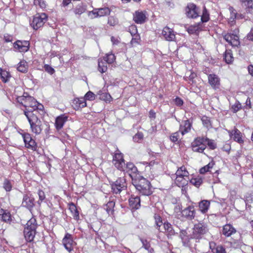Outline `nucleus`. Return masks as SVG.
<instances>
[{
	"instance_id": "24",
	"label": "nucleus",
	"mask_w": 253,
	"mask_h": 253,
	"mask_svg": "<svg viewBox=\"0 0 253 253\" xmlns=\"http://www.w3.org/2000/svg\"><path fill=\"white\" fill-rule=\"evenodd\" d=\"M68 117L65 115H62L57 117L55 120V126L57 130L61 129L65 122L67 121Z\"/></svg>"
},
{
	"instance_id": "34",
	"label": "nucleus",
	"mask_w": 253,
	"mask_h": 253,
	"mask_svg": "<svg viewBox=\"0 0 253 253\" xmlns=\"http://www.w3.org/2000/svg\"><path fill=\"white\" fill-rule=\"evenodd\" d=\"M69 210L71 211L72 216L74 217V218L78 220L79 218V213L78 211L77 210V207H76L75 205L73 203H71L69 204Z\"/></svg>"
},
{
	"instance_id": "26",
	"label": "nucleus",
	"mask_w": 253,
	"mask_h": 253,
	"mask_svg": "<svg viewBox=\"0 0 253 253\" xmlns=\"http://www.w3.org/2000/svg\"><path fill=\"white\" fill-rule=\"evenodd\" d=\"M0 216L3 221L6 223H10L11 220V215L9 211L2 209H0Z\"/></svg>"
},
{
	"instance_id": "44",
	"label": "nucleus",
	"mask_w": 253,
	"mask_h": 253,
	"mask_svg": "<svg viewBox=\"0 0 253 253\" xmlns=\"http://www.w3.org/2000/svg\"><path fill=\"white\" fill-rule=\"evenodd\" d=\"M241 109H243L241 104L239 101H236L234 105L232 106V109L234 113H236Z\"/></svg>"
},
{
	"instance_id": "54",
	"label": "nucleus",
	"mask_w": 253,
	"mask_h": 253,
	"mask_svg": "<svg viewBox=\"0 0 253 253\" xmlns=\"http://www.w3.org/2000/svg\"><path fill=\"white\" fill-rule=\"evenodd\" d=\"M246 10L247 12H250V10L253 9V0H249L245 3Z\"/></svg>"
},
{
	"instance_id": "62",
	"label": "nucleus",
	"mask_w": 253,
	"mask_h": 253,
	"mask_svg": "<svg viewBox=\"0 0 253 253\" xmlns=\"http://www.w3.org/2000/svg\"><path fill=\"white\" fill-rule=\"evenodd\" d=\"M44 69L46 72L50 75L53 74L55 72L54 69L52 67L47 64L44 65Z\"/></svg>"
},
{
	"instance_id": "41",
	"label": "nucleus",
	"mask_w": 253,
	"mask_h": 253,
	"mask_svg": "<svg viewBox=\"0 0 253 253\" xmlns=\"http://www.w3.org/2000/svg\"><path fill=\"white\" fill-rule=\"evenodd\" d=\"M210 247L213 253H221V246L215 247V244L214 243H211Z\"/></svg>"
},
{
	"instance_id": "36",
	"label": "nucleus",
	"mask_w": 253,
	"mask_h": 253,
	"mask_svg": "<svg viewBox=\"0 0 253 253\" xmlns=\"http://www.w3.org/2000/svg\"><path fill=\"white\" fill-rule=\"evenodd\" d=\"M189 180L190 182L192 185L195 186L197 187H199L203 183V178L200 176L192 178L190 180L189 179Z\"/></svg>"
},
{
	"instance_id": "11",
	"label": "nucleus",
	"mask_w": 253,
	"mask_h": 253,
	"mask_svg": "<svg viewBox=\"0 0 253 253\" xmlns=\"http://www.w3.org/2000/svg\"><path fill=\"white\" fill-rule=\"evenodd\" d=\"M22 136L25 143V147L33 151L36 150L37 148V144L29 133H22Z\"/></svg>"
},
{
	"instance_id": "1",
	"label": "nucleus",
	"mask_w": 253,
	"mask_h": 253,
	"mask_svg": "<svg viewBox=\"0 0 253 253\" xmlns=\"http://www.w3.org/2000/svg\"><path fill=\"white\" fill-rule=\"evenodd\" d=\"M113 163L115 167L119 170L127 173L132 178H135L137 176L136 174L138 171L137 168L131 162L125 164L122 153H116L113 159Z\"/></svg>"
},
{
	"instance_id": "37",
	"label": "nucleus",
	"mask_w": 253,
	"mask_h": 253,
	"mask_svg": "<svg viewBox=\"0 0 253 253\" xmlns=\"http://www.w3.org/2000/svg\"><path fill=\"white\" fill-rule=\"evenodd\" d=\"M201 121L205 127L209 129L211 127V121L209 118L207 116H203L201 118Z\"/></svg>"
},
{
	"instance_id": "12",
	"label": "nucleus",
	"mask_w": 253,
	"mask_h": 253,
	"mask_svg": "<svg viewBox=\"0 0 253 253\" xmlns=\"http://www.w3.org/2000/svg\"><path fill=\"white\" fill-rule=\"evenodd\" d=\"M62 242L64 248L69 252L73 250V247L76 245V243L73 241L72 235L68 233L65 234Z\"/></svg>"
},
{
	"instance_id": "43",
	"label": "nucleus",
	"mask_w": 253,
	"mask_h": 253,
	"mask_svg": "<svg viewBox=\"0 0 253 253\" xmlns=\"http://www.w3.org/2000/svg\"><path fill=\"white\" fill-rule=\"evenodd\" d=\"M10 77V75L9 73L5 70H4L3 73L0 75V78L1 80L4 83L8 82Z\"/></svg>"
},
{
	"instance_id": "30",
	"label": "nucleus",
	"mask_w": 253,
	"mask_h": 253,
	"mask_svg": "<svg viewBox=\"0 0 253 253\" xmlns=\"http://www.w3.org/2000/svg\"><path fill=\"white\" fill-rule=\"evenodd\" d=\"M210 203L208 200H203L199 202V208L202 213H206L210 207Z\"/></svg>"
},
{
	"instance_id": "57",
	"label": "nucleus",
	"mask_w": 253,
	"mask_h": 253,
	"mask_svg": "<svg viewBox=\"0 0 253 253\" xmlns=\"http://www.w3.org/2000/svg\"><path fill=\"white\" fill-rule=\"evenodd\" d=\"M143 138V134L142 132L137 133L133 137V141L135 142H139Z\"/></svg>"
},
{
	"instance_id": "49",
	"label": "nucleus",
	"mask_w": 253,
	"mask_h": 253,
	"mask_svg": "<svg viewBox=\"0 0 253 253\" xmlns=\"http://www.w3.org/2000/svg\"><path fill=\"white\" fill-rule=\"evenodd\" d=\"M27 96L28 94L27 93H24L22 96H18L17 97V101L24 106V104L25 103V102H26V99H27Z\"/></svg>"
},
{
	"instance_id": "28",
	"label": "nucleus",
	"mask_w": 253,
	"mask_h": 253,
	"mask_svg": "<svg viewBox=\"0 0 253 253\" xmlns=\"http://www.w3.org/2000/svg\"><path fill=\"white\" fill-rule=\"evenodd\" d=\"M36 234V231L29 230L27 229H24V235L26 240L28 242H32L33 241L35 235Z\"/></svg>"
},
{
	"instance_id": "5",
	"label": "nucleus",
	"mask_w": 253,
	"mask_h": 253,
	"mask_svg": "<svg viewBox=\"0 0 253 253\" xmlns=\"http://www.w3.org/2000/svg\"><path fill=\"white\" fill-rule=\"evenodd\" d=\"M239 33V29L236 28L233 31H231L225 34L223 36V38L232 46L238 47L240 45Z\"/></svg>"
},
{
	"instance_id": "23",
	"label": "nucleus",
	"mask_w": 253,
	"mask_h": 253,
	"mask_svg": "<svg viewBox=\"0 0 253 253\" xmlns=\"http://www.w3.org/2000/svg\"><path fill=\"white\" fill-rule=\"evenodd\" d=\"M163 227L164 231L162 230L161 231L165 232L169 238L175 234L174 229L173 228L172 225L169 222H165L163 225Z\"/></svg>"
},
{
	"instance_id": "46",
	"label": "nucleus",
	"mask_w": 253,
	"mask_h": 253,
	"mask_svg": "<svg viewBox=\"0 0 253 253\" xmlns=\"http://www.w3.org/2000/svg\"><path fill=\"white\" fill-rule=\"evenodd\" d=\"M119 23L118 19L114 16H110L108 18V23L110 26H114L117 25Z\"/></svg>"
},
{
	"instance_id": "56",
	"label": "nucleus",
	"mask_w": 253,
	"mask_h": 253,
	"mask_svg": "<svg viewBox=\"0 0 253 253\" xmlns=\"http://www.w3.org/2000/svg\"><path fill=\"white\" fill-rule=\"evenodd\" d=\"M205 143H207L208 146L211 149H214L215 148L216 145L213 140H210L209 138H205Z\"/></svg>"
},
{
	"instance_id": "3",
	"label": "nucleus",
	"mask_w": 253,
	"mask_h": 253,
	"mask_svg": "<svg viewBox=\"0 0 253 253\" xmlns=\"http://www.w3.org/2000/svg\"><path fill=\"white\" fill-rule=\"evenodd\" d=\"M24 114L30 125L32 131L36 134H40L42 130V124L41 121L37 117V113L28 110L24 111Z\"/></svg>"
},
{
	"instance_id": "39",
	"label": "nucleus",
	"mask_w": 253,
	"mask_h": 253,
	"mask_svg": "<svg viewBox=\"0 0 253 253\" xmlns=\"http://www.w3.org/2000/svg\"><path fill=\"white\" fill-rule=\"evenodd\" d=\"M182 136L180 133V131L175 132L173 133L170 136V139L171 141L173 142H176L178 141L179 139H180V136Z\"/></svg>"
},
{
	"instance_id": "2",
	"label": "nucleus",
	"mask_w": 253,
	"mask_h": 253,
	"mask_svg": "<svg viewBox=\"0 0 253 253\" xmlns=\"http://www.w3.org/2000/svg\"><path fill=\"white\" fill-rule=\"evenodd\" d=\"M132 178V184L136 189L143 195L149 196L152 193L150 183L146 178L140 175Z\"/></svg>"
},
{
	"instance_id": "38",
	"label": "nucleus",
	"mask_w": 253,
	"mask_h": 253,
	"mask_svg": "<svg viewBox=\"0 0 253 253\" xmlns=\"http://www.w3.org/2000/svg\"><path fill=\"white\" fill-rule=\"evenodd\" d=\"M154 218L155 220V224L157 226L156 228L158 229L159 230L162 231V229L160 228V227L163 224L161 216L159 215L155 214L154 216Z\"/></svg>"
},
{
	"instance_id": "33",
	"label": "nucleus",
	"mask_w": 253,
	"mask_h": 253,
	"mask_svg": "<svg viewBox=\"0 0 253 253\" xmlns=\"http://www.w3.org/2000/svg\"><path fill=\"white\" fill-rule=\"evenodd\" d=\"M28 63L25 60L21 61L17 65V69L20 72L26 73L28 71Z\"/></svg>"
},
{
	"instance_id": "17",
	"label": "nucleus",
	"mask_w": 253,
	"mask_h": 253,
	"mask_svg": "<svg viewBox=\"0 0 253 253\" xmlns=\"http://www.w3.org/2000/svg\"><path fill=\"white\" fill-rule=\"evenodd\" d=\"M183 216L189 220L194 218L196 214V211L193 206H189L181 211Z\"/></svg>"
},
{
	"instance_id": "31",
	"label": "nucleus",
	"mask_w": 253,
	"mask_h": 253,
	"mask_svg": "<svg viewBox=\"0 0 253 253\" xmlns=\"http://www.w3.org/2000/svg\"><path fill=\"white\" fill-rule=\"evenodd\" d=\"M210 84L214 88L218 87L219 85V79L215 75H210L209 76Z\"/></svg>"
},
{
	"instance_id": "42",
	"label": "nucleus",
	"mask_w": 253,
	"mask_h": 253,
	"mask_svg": "<svg viewBox=\"0 0 253 253\" xmlns=\"http://www.w3.org/2000/svg\"><path fill=\"white\" fill-rule=\"evenodd\" d=\"M85 9L84 6L79 5L74 9V12L76 14L81 15L85 11Z\"/></svg>"
},
{
	"instance_id": "52",
	"label": "nucleus",
	"mask_w": 253,
	"mask_h": 253,
	"mask_svg": "<svg viewBox=\"0 0 253 253\" xmlns=\"http://www.w3.org/2000/svg\"><path fill=\"white\" fill-rule=\"evenodd\" d=\"M212 166L213 164L211 163H209L207 165L205 166L200 169V173L201 174H204L206 172L209 171V169L212 167Z\"/></svg>"
},
{
	"instance_id": "50",
	"label": "nucleus",
	"mask_w": 253,
	"mask_h": 253,
	"mask_svg": "<svg viewBox=\"0 0 253 253\" xmlns=\"http://www.w3.org/2000/svg\"><path fill=\"white\" fill-rule=\"evenodd\" d=\"M205 145H201L199 146H193L192 150L194 152L202 153L205 149Z\"/></svg>"
},
{
	"instance_id": "15",
	"label": "nucleus",
	"mask_w": 253,
	"mask_h": 253,
	"mask_svg": "<svg viewBox=\"0 0 253 253\" xmlns=\"http://www.w3.org/2000/svg\"><path fill=\"white\" fill-rule=\"evenodd\" d=\"M34 201V198L31 195L25 194L23 198L22 206L31 211L35 205Z\"/></svg>"
},
{
	"instance_id": "51",
	"label": "nucleus",
	"mask_w": 253,
	"mask_h": 253,
	"mask_svg": "<svg viewBox=\"0 0 253 253\" xmlns=\"http://www.w3.org/2000/svg\"><path fill=\"white\" fill-rule=\"evenodd\" d=\"M39 196V200L38 201V204L39 205H41V203L44 200L45 198V194L44 192L42 190H39L38 193Z\"/></svg>"
},
{
	"instance_id": "63",
	"label": "nucleus",
	"mask_w": 253,
	"mask_h": 253,
	"mask_svg": "<svg viewBox=\"0 0 253 253\" xmlns=\"http://www.w3.org/2000/svg\"><path fill=\"white\" fill-rule=\"evenodd\" d=\"M129 31L132 36L137 35V30L136 27L134 25H131L129 27Z\"/></svg>"
},
{
	"instance_id": "10",
	"label": "nucleus",
	"mask_w": 253,
	"mask_h": 253,
	"mask_svg": "<svg viewBox=\"0 0 253 253\" xmlns=\"http://www.w3.org/2000/svg\"><path fill=\"white\" fill-rule=\"evenodd\" d=\"M231 138L239 144L242 145L244 143V135L238 128L234 127V128L228 131Z\"/></svg>"
},
{
	"instance_id": "9",
	"label": "nucleus",
	"mask_w": 253,
	"mask_h": 253,
	"mask_svg": "<svg viewBox=\"0 0 253 253\" xmlns=\"http://www.w3.org/2000/svg\"><path fill=\"white\" fill-rule=\"evenodd\" d=\"M111 187L114 193H120L122 191L125 190L126 187L125 178L123 177L118 178L111 184Z\"/></svg>"
},
{
	"instance_id": "14",
	"label": "nucleus",
	"mask_w": 253,
	"mask_h": 253,
	"mask_svg": "<svg viewBox=\"0 0 253 253\" xmlns=\"http://www.w3.org/2000/svg\"><path fill=\"white\" fill-rule=\"evenodd\" d=\"M147 19V12L145 11L137 10L133 14V20L137 23L141 24Z\"/></svg>"
},
{
	"instance_id": "29",
	"label": "nucleus",
	"mask_w": 253,
	"mask_h": 253,
	"mask_svg": "<svg viewBox=\"0 0 253 253\" xmlns=\"http://www.w3.org/2000/svg\"><path fill=\"white\" fill-rule=\"evenodd\" d=\"M37 226L38 225L36 219L35 218L32 217L27 221L25 229H27L31 231L32 230L36 231Z\"/></svg>"
},
{
	"instance_id": "20",
	"label": "nucleus",
	"mask_w": 253,
	"mask_h": 253,
	"mask_svg": "<svg viewBox=\"0 0 253 253\" xmlns=\"http://www.w3.org/2000/svg\"><path fill=\"white\" fill-rule=\"evenodd\" d=\"M86 106L85 99L83 97L76 98L72 102V106L76 110H78Z\"/></svg>"
},
{
	"instance_id": "60",
	"label": "nucleus",
	"mask_w": 253,
	"mask_h": 253,
	"mask_svg": "<svg viewBox=\"0 0 253 253\" xmlns=\"http://www.w3.org/2000/svg\"><path fill=\"white\" fill-rule=\"evenodd\" d=\"M141 241L144 248L148 251H150L151 248L150 247V244L147 242V241L143 239H141Z\"/></svg>"
},
{
	"instance_id": "61",
	"label": "nucleus",
	"mask_w": 253,
	"mask_h": 253,
	"mask_svg": "<svg viewBox=\"0 0 253 253\" xmlns=\"http://www.w3.org/2000/svg\"><path fill=\"white\" fill-rule=\"evenodd\" d=\"M100 98L102 100H105V101L110 102L111 100V96L109 94L107 93H103L101 94Z\"/></svg>"
},
{
	"instance_id": "32",
	"label": "nucleus",
	"mask_w": 253,
	"mask_h": 253,
	"mask_svg": "<svg viewBox=\"0 0 253 253\" xmlns=\"http://www.w3.org/2000/svg\"><path fill=\"white\" fill-rule=\"evenodd\" d=\"M189 172L184 166L179 168L175 173V176H179L183 177H189Z\"/></svg>"
},
{
	"instance_id": "19",
	"label": "nucleus",
	"mask_w": 253,
	"mask_h": 253,
	"mask_svg": "<svg viewBox=\"0 0 253 253\" xmlns=\"http://www.w3.org/2000/svg\"><path fill=\"white\" fill-rule=\"evenodd\" d=\"M162 34L167 41H172L175 39V36L173 30L168 27L164 28Z\"/></svg>"
},
{
	"instance_id": "58",
	"label": "nucleus",
	"mask_w": 253,
	"mask_h": 253,
	"mask_svg": "<svg viewBox=\"0 0 253 253\" xmlns=\"http://www.w3.org/2000/svg\"><path fill=\"white\" fill-rule=\"evenodd\" d=\"M3 188L6 191H10L11 189L12 186L9 181L5 179L3 182Z\"/></svg>"
},
{
	"instance_id": "4",
	"label": "nucleus",
	"mask_w": 253,
	"mask_h": 253,
	"mask_svg": "<svg viewBox=\"0 0 253 253\" xmlns=\"http://www.w3.org/2000/svg\"><path fill=\"white\" fill-rule=\"evenodd\" d=\"M25 103L24 107L26 108H28L25 111L31 110L35 113H38L39 110L43 112V105L39 103L34 97L28 95Z\"/></svg>"
},
{
	"instance_id": "25",
	"label": "nucleus",
	"mask_w": 253,
	"mask_h": 253,
	"mask_svg": "<svg viewBox=\"0 0 253 253\" xmlns=\"http://www.w3.org/2000/svg\"><path fill=\"white\" fill-rule=\"evenodd\" d=\"M236 232V229L230 224L225 225L222 227V234L226 237H229Z\"/></svg>"
},
{
	"instance_id": "48",
	"label": "nucleus",
	"mask_w": 253,
	"mask_h": 253,
	"mask_svg": "<svg viewBox=\"0 0 253 253\" xmlns=\"http://www.w3.org/2000/svg\"><path fill=\"white\" fill-rule=\"evenodd\" d=\"M209 19V14L205 7L203 11V14L201 16V20L203 22H206Z\"/></svg>"
},
{
	"instance_id": "59",
	"label": "nucleus",
	"mask_w": 253,
	"mask_h": 253,
	"mask_svg": "<svg viewBox=\"0 0 253 253\" xmlns=\"http://www.w3.org/2000/svg\"><path fill=\"white\" fill-rule=\"evenodd\" d=\"M132 37H133V38H132V39L131 40L130 44L132 45H134L136 44H138L139 42L140 39V36L138 35H136V36H133Z\"/></svg>"
},
{
	"instance_id": "53",
	"label": "nucleus",
	"mask_w": 253,
	"mask_h": 253,
	"mask_svg": "<svg viewBox=\"0 0 253 253\" xmlns=\"http://www.w3.org/2000/svg\"><path fill=\"white\" fill-rule=\"evenodd\" d=\"M204 142H205V139L204 138H196L194 141L192 143L193 146H199L201 145H205L203 144Z\"/></svg>"
},
{
	"instance_id": "35",
	"label": "nucleus",
	"mask_w": 253,
	"mask_h": 253,
	"mask_svg": "<svg viewBox=\"0 0 253 253\" xmlns=\"http://www.w3.org/2000/svg\"><path fill=\"white\" fill-rule=\"evenodd\" d=\"M224 59L227 64H230L233 61V57L231 50H226L224 52Z\"/></svg>"
},
{
	"instance_id": "13",
	"label": "nucleus",
	"mask_w": 253,
	"mask_h": 253,
	"mask_svg": "<svg viewBox=\"0 0 253 253\" xmlns=\"http://www.w3.org/2000/svg\"><path fill=\"white\" fill-rule=\"evenodd\" d=\"M30 43L27 41H17L13 43L15 51L19 52H26L29 49Z\"/></svg>"
},
{
	"instance_id": "64",
	"label": "nucleus",
	"mask_w": 253,
	"mask_h": 253,
	"mask_svg": "<svg viewBox=\"0 0 253 253\" xmlns=\"http://www.w3.org/2000/svg\"><path fill=\"white\" fill-rule=\"evenodd\" d=\"M229 10L230 12V17L237 19L238 17L237 13L236 12V11L233 8V7H230L229 8Z\"/></svg>"
},
{
	"instance_id": "16",
	"label": "nucleus",
	"mask_w": 253,
	"mask_h": 253,
	"mask_svg": "<svg viewBox=\"0 0 253 253\" xmlns=\"http://www.w3.org/2000/svg\"><path fill=\"white\" fill-rule=\"evenodd\" d=\"M198 8L195 4L189 3L186 8V14L188 17L195 18L199 16Z\"/></svg>"
},
{
	"instance_id": "55",
	"label": "nucleus",
	"mask_w": 253,
	"mask_h": 253,
	"mask_svg": "<svg viewBox=\"0 0 253 253\" xmlns=\"http://www.w3.org/2000/svg\"><path fill=\"white\" fill-rule=\"evenodd\" d=\"M252 108L251 98L248 97L246 100L245 105L243 107L244 110H249Z\"/></svg>"
},
{
	"instance_id": "47",
	"label": "nucleus",
	"mask_w": 253,
	"mask_h": 253,
	"mask_svg": "<svg viewBox=\"0 0 253 253\" xmlns=\"http://www.w3.org/2000/svg\"><path fill=\"white\" fill-rule=\"evenodd\" d=\"M34 4L36 5H39L41 8H45L46 3L45 0H34Z\"/></svg>"
},
{
	"instance_id": "45",
	"label": "nucleus",
	"mask_w": 253,
	"mask_h": 253,
	"mask_svg": "<svg viewBox=\"0 0 253 253\" xmlns=\"http://www.w3.org/2000/svg\"><path fill=\"white\" fill-rule=\"evenodd\" d=\"M85 101L86 100L92 101L95 99V95L91 91H88L84 95V97Z\"/></svg>"
},
{
	"instance_id": "22",
	"label": "nucleus",
	"mask_w": 253,
	"mask_h": 253,
	"mask_svg": "<svg viewBox=\"0 0 253 253\" xmlns=\"http://www.w3.org/2000/svg\"><path fill=\"white\" fill-rule=\"evenodd\" d=\"M129 205L132 209H139L140 207V197L137 196L131 195L129 199Z\"/></svg>"
},
{
	"instance_id": "7",
	"label": "nucleus",
	"mask_w": 253,
	"mask_h": 253,
	"mask_svg": "<svg viewBox=\"0 0 253 253\" xmlns=\"http://www.w3.org/2000/svg\"><path fill=\"white\" fill-rule=\"evenodd\" d=\"M207 231V226L204 223L199 222L194 225L191 237L195 239H201Z\"/></svg>"
},
{
	"instance_id": "40",
	"label": "nucleus",
	"mask_w": 253,
	"mask_h": 253,
	"mask_svg": "<svg viewBox=\"0 0 253 253\" xmlns=\"http://www.w3.org/2000/svg\"><path fill=\"white\" fill-rule=\"evenodd\" d=\"M115 206V202L113 201H109L107 204L105 205L104 209L106 210L107 213L110 214V213H112L113 211V209Z\"/></svg>"
},
{
	"instance_id": "27",
	"label": "nucleus",
	"mask_w": 253,
	"mask_h": 253,
	"mask_svg": "<svg viewBox=\"0 0 253 253\" xmlns=\"http://www.w3.org/2000/svg\"><path fill=\"white\" fill-rule=\"evenodd\" d=\"M189 180V177H183L179 176H176L175 183L178 187H183L188 184Z\"/></svg>"
},
{
	"instance_id": "18",
	"label": "nucleus",
	"mask_w": 253,
	"mask_h": 253,
	"mask_svg": "<svg viewBox=\"0 0 253 253\" xmlns=\"http://www.w3.org/2000/svg\"><path fill=\"white\" fill-rule=\"evenodd\" d=\"M110 12L111 11L108 7H105L103 8L95 9L91 12L90 11L89 12V15L90 16L91 14H92L94 15V17L98 16L101 17L109 14Z\"/></svg>"
},
{
	"instance_id": "8",
	"label": "nucleus",
	"mask_w": 253,
	"mask_h": 253,
	"mask_svg": "<svg viewBox=\"0 0 253 253\" xmlns=\"http://www.w3.org/2000/svg\"><path fill=\"white\" fill-rule=\"evenodd\" d=\"M47 16L44 13H37L33 18V21L31 24L34 29L37 30L42 27L46 21Z\"/></svg>"
},
{
	"instance_id": "21",
	"label": "nucleus",
	"mask_w": 253,
	"mask_h": 253,
	"mask_svg": "<svg viewBox=\"0 0 253 253\" xmlns=\"http://www.w3.org/2000/svg\"><path fill=\"white\" fill-rule=\"evenodd\" d=\"M192 126V123L189 120H185L182 122L180 125L179 130L181 135H184L185 133H188L191 130Z\"/></svg>"
},
{
	"instance_id": "6",
	"label": "nucleus",
	"mask_w": 253,
	"mask_h": 253,
	"mask_svg": "<svg viewBox=\"0 0 253 253\" xmlns=\"http://www.w3.org/2000/svg\"><path fill=\"white\" fill-rule=\"evenodd\" d=\"M116 59L115 56L114 54L111 53L106 55L104 57L105 62H103L102 59H98V70L100 72L105 73L107 70V63L111 64L113 63Z\"/></svg>"
}]
</instances>
